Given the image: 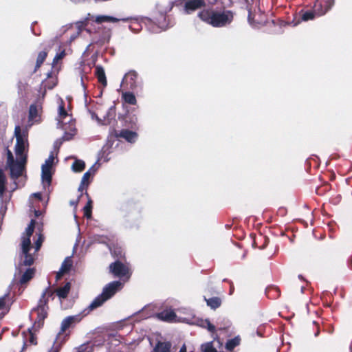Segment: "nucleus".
Wrapping results in <instances>:
<instances>
[{"label":"nucleus","instance_id":"obj_12","mask_svg":"<svg viewBox=\"0 0 352 352\" xmlns=\"http://www.w3.org/2000/svg\"><path fill=\"white\" fill-rule=\"evenodd\" d=\"M41 106L39 104H32L29 108L28 128L41 121Z\"/></svg>","mask_w":352,"mask_h":352},{"label":"nucleus","instance_id":"obj_39","mask_svg":"<svg viewBox=\"0 0 352 352\" xmlns=\"http://www.w3.org/2000/svg\"><path fill=\"white\" fill-rule=\"evenodd\" d=\"M79 34H80V33H78V32L72 34L69 38V42L71 43L73 41H74L79 36Z\"/></svg>","mask_w":352,"mask_h":352},{"label":"nucleus","instance_id":"obj_11","mask_svg":"<svg viewBox=\"0 0 352 352\" xmlns=\"http://www.w3.org/2000/svg\"><path fill=\"white\" fill-rule=\"evenodd\" d=\"M179 320L182 322H186L188 324H197L199 327L207 329L208 331L212 332V333L215 331L214 325L211 324L208 319H205V320L200 319V318L195 319L193 318L188 316V317H184L183 318L179 319Z\"/></svg>","mask_w":352,"mask_h":352},{"label":"nucleus","instance_id":"obj_29","mask_svg":"<svg viewBox=\"0 0 352 352\" xmlns=\"http://www.w3.org/2000/svg\"><path fill=\"white\" fill-rule=\"evenodd\" d=\"M240 339L238 337L228 340L226 344V348L228 350H232L239 344Z\"/></svg>","mask_w":352,"mask_h":352},{"label":"nucleus","instance_id":"obj_23","mask_svg":"<svg viewBox=\"0 0 352 352\" xmlns=\"http://www.w3.org/2000/svg\"><path fill=\"white\" fill-rule=\"evenodd\" d=\"M204 300L207 305L213 309L218 308L221 304V300L219 297H212L208 299L204 297Z\"/></svg>","mask_w":352,"mask_h":352},{"label":"nucleus","instance_id":"obj_3","mask_svg":"<svg viewBox=\"0 0 352 352\" xmlns=\"http://www.w3.org/2000/svg\"><path fill=\"white\" fill-rule=\"evenodd\" d=\"M199 18L213 27L221 28L230 24L234 13L230 10L214 11L205 10L199 13Z\"/></svg>","mask_w":352,"mask_h":352},{"label":"nucleus","instance_id":"obj_42","mask_svg":"<svg viewBox=\"0 0 352 352\" xmlns=\"http://www.w3.org/2000/svg\"><path fill=\"white\" fill-rule=\"evenodd\" d=\"M81 85H82V88H83L84 91H85V89H86V85H85V82H84V81H83V77H82V76L81 77Z\"/></svg>","mask_w":352,"mask_h":352},{"label":"nucleus","instance_id":"obj_33","mask_svg":"<svg viewBox=\"0 0 352 352\" xmlns=\"http://www.w3.org/2000/svg\"><path fill=\"white\" fill-rule=\"evenodd\" d=\"M47 57V52L45 51H41L38 53L37 59H36V68L40 67V66L43 64L45 59Z\"/></svg>","mask_w":352,"mask_h":352},{"label":"nucleus","instance_id":"obj_8","mask_svg":"<svg viewBox=\"0 0 352 352\" xmlns=\"http://www.w3.org/2000/svg\"><path fill=\"white\" fill-rule=\"evenodd\" d=\"M122 84L126 89L133 91L142 90L143 86L142 79L135 71H130L126 73L122 81Z\"/></svg>","mask_w":352,"mask_h":352},{"label":"nucleus","instance_id":"obj_25","mask_svg":"<svg viewBox=\"0 0 352 352\" xmlns=\"http://www.w3.org/2000/svg\"><path fill=\"white\" fill-rule=\"evenodd\" d=\"M72 266V260L71 257L67 256L61 265V267L60 269V274L66 273L69 271Z\"/></svg>","mask_w":352,"mask_h":352},{"label":"nucleus","instance_id":"obj_52","mask_svg":"<svg viewBox=\"0 0 352 352\" xmlns=\"http://www.w3.org/2000/svg\"><path fill=\"white\" fill-rule=\"evenodd\" d=\"M25 348V344L24 343L22 350H24Z\"/></svg>","mask_w":352,"mask_h":352},{"label":"nucleus","instance_id":"obj_30","mask_svg":"<svg viewBox=\"0 0 352 352\" xmlns=\"http://www.w3.org/2000/svg\"><path fill=\"white\" fill-rule=\"evenodd\" d=\"M129 19V20L128 21H131V24L129 25V29L134 32H139L140 30L142 28V26L139 23V22L136 19H133L131 18Z\"/></svg>","mask_w":352,"mask_h":352},{"label":"nucleus","instance_id":"obj_43","mask_svg":"<svg viewBox=\"0 0 352 352\" xmlns=\"http://www.w3.org/2000/svg\"><path fill=\"white\" fill-rule=\"evenodd\" d=\"M179 352H186V345L184 344L181 348Z\"/></svg>","mask_w":352,"mask_h":352},{"label":"nucleus","instance_id":"obj_34","mask_svg":"<svg viewBox=\"0 0 352 352\" xmlns=\"http://www.w3.org/2000/svg\"><path fill=\"white\" fill-rule=\"evenodd\" d=\"M91 208H92V201L89 199L87 204L83 208L84 214L87 218H90L91 216Z\"/></svg>","mask_w":352,"mask_h":352},{"label":"nucleus","instance_id":"obj_48","mask_svg":"<svg viewBox=\"0 0 352 352\" xmlns=\"http://www.w3.org/2000/svg\"><path fill=\"white\" fill-rule=\"evenodd\" d=\"M248 21H249V23H250V24H252L250 13H249V15H248Z\"/></svg>","mask_w":352,"mask_h":352},{"label":"nucleus","instance_id":"obj_21","mask_svg":"<svg viewBox=\"0 0 352 352\" xmlns=\"http://www.w3.org/2000/svg\"><path fill=\"white\" fill-rule=\"evenodd\" d=\"M160 19H163L164 21H166V16L164 15H162L160 16ZM147 26H148V28L150 32H153V33H157L159 32V30H166L168 25L167 24H166L165 21L161 22L159 20V25L157 27H155V26L150 27L149 24H147Z\"/></svg>","mask_w":352,"mask_h":352},{"label":"nucleus","instance_id":"obj_15","mask_svg":"<svg viewBox=\"0 0 352 352\" xmlns=\"http://www.w3.org/2000/svg\"><path fill=\"white\" fill-rule=\"evenodd\" d=\"M205 5L206 0H185L184 10L186 14H190Z\"/></svg>","mask_w":352,"mask_h":352},{"label":"nucleus","instance_id":"obj_20","mask_svg":"<svg viewBox=\"0 0 352 352\" xmlns=\"http://www.w3.org/2000/svg\"><path fill=\"white\" fill-rule=\"evenodd\" d=\"M71 289L70 283H67L63 287L56 290V294L60 299L65 298Z\"/></svg>","mask_w":352,"mask_h":352},{"label":"nucleus","instance_id":"obj_14","mask_svg":"<svg viewBox=\"0 0 352 352\" xmlns=\"http://www.w3.org/2000/svg\"><path fill=\"white\" fill-rule=\"evenodd\" d=\"M115 135L116 138H123L130 143L135 142L138 138V134L135 132L127 129L115 131Z\"/></svg>","mask_w":352,"mask_h":352},{"label":"nucleus","instance_id":"obj_24","mask_svg":"<svg viewBox=\"0 0 352 352\" xmlns=\"http://www.w3.org/2000/svg\"><path fill=\"white\" fill-rule=\"evenodd\" d=\"M34 274V270L33 268L28 269L22 275V276L20 279V283L21 284L26 283L33 277Z\"/></svg>","mask_w":352,"mask_h":352},{"label":"nucleus","instance_id":"obj_7","mask_svg":"<svg viewBox=\"0 0 352 352\" xmlns=\"http://www.w3.org/2000/svg\"><path fill=\"white\" fill-rule=\"evenodd\" d=\"M55 292L56 291H53L50 286L47 287L42 293L37 307L32 310L31 316L36 315V320L38 322L43 321L47 317L48 298H52L54 299Z\"/></svg>","mask_w":352,"mask_h":352},{"label":"nucleus","instance_id":"obj_38","mask_svg":"<svg viewBox=\"0 0 352 352\" xmlns=\"http://www.w3.org/2000/svg\"><path fill=\"white\" fill-rule=\"evenodd\" d=\"M96 172V168L95 167V165H93L87 171V173H89V175H94L95 173Z\"/></svg>","mask_w":352,"mask_h":352},{"label":"nucleus","instance_id":"obj_18","mask_svg":"<svg viewBox=\"0 0 352 352\" xmlns=\"http://www.w3.org/2000/svg\"><path fill=\"white\" fill-rule=\"evenodd\" d=\"M95 75L97 77L98 82L101 83L104 87L107 86V78L104 69L102 66L100 65H95Z\"/></svg>","mask_w":352,"mask_h":352},{"label":"nucleus","instance_id":"obj_26","mask_svg":"<svg viewBox=\"0 0 352 352\" xmlns=\"http://www.w3.org/2000/svg\"><path fill=\"white\" fill-rule=\"evenodd\" d=\"M85 167V164L84 161L80 160H76L72 164V169L74 172H81L84 170Z\"/></svg>","mask_w":352,"mask_h":352},{"label":"nucleus","instance_id":"obj_10","mask_svg":"<svg viewBox=\"0 0 352 352\" xmlns=\"http://www.w3.org/2000/svg\"><path fill=\"white\" fill-rule=\"evenodd\" d=\"M110 272L117 277L122 278L126 277L127 279L130 277V272L128 266L123 264L120 261H116L109 265Z\"/></svg>","mask_w":352,"mask_h":352},{"label":"nucleus","instance_id":"obj_9","mask_svg":"<svg viewBox=\"0 0 352 352\" xmlns=\"http://www.w3.org/2000/svg\"><path fill=\"white\" fill-rule=\"evenodd\" d=\"M54 155L51 153L48 158L41 166V179L44 186H50L52 182V168L54 162Z\"/></svg>","mask_w":352,"mask_h":352},{"label":"nucleus","instance_id":"obj_16","mask_svg":"<svg viewBox=\"0 0 352 352\" xmlns=\"http://www.w3.org/2000/svg\"><path fill=\"white\" fill-rule=\"evenodd\" d=\"M82 320L80 315L69 316L66 317L61 322V331L64 332L72 324L79 322Z\"/></svg>","mask_w":352,"mask_h":352},{"label":"nucleus","instance_id":"obj_13","mask_svg":"<svg viewBox=\"0 0 352 352\" xmlns=\"http://www.w3.org/2000/svg\"><path fill=\"white\" fill-rule=\"evenodd\" d=\"M156 317L158 319L166 322H180L179 319L184 318L178 317L171 309L164 310L163 311L157 314Z\"/></svg>","mask_w":352,"mask_h":352},{"label":"nucleus","instance_id":"obj_2","mask_svg":"<svg viewBox=\"0 0 352 352\" xmlns=\"http://www.w3.org/2000/svg\"><path fill=\"white\" fill-rule=\"evenodd\" d=\"M34 226L35 220L32 219L21 237V263L25 266H30L34 263V254L39 250L44 239V237L41 234H38V239L35 242V245L34 248V253H32L31 251L32 250V247L31 246L30 237L34 232Z\"/></svg>","mask_w":352,"mask_h":352},{"label":"nucleus","instance_id":"obj_6","mask_svg":"<svg viewBox=\"0 0 352 352\" xmlns=\"http://www.w3.org/2000/svg\"><path fill=\"white\" fill-rule=\"evenodd\" d=\"M334 0H316L312 10L307 11L302 14L304 21L312 20L316 16L325 14L333 6Z\"/></svg>","mask_w":352,"mask_h":352},{"label":"nucleus","instance_id":"obj_49","mask_svg":"<svg viewBox=\"0 0 352 352\" xmlns=\"http://www.w3.org/2000/svg\"><path fill=\"white\" fill-rule=\"evenodd\" d=\"M92 118H96V119H97L98 120H99V118H98V116H96L94 113H93V114H92Z\"/></svg>","mask_w":352,"mask_h":352},{"label":"nucleus","instance_id":"obj_1","mask_svg":"<svg viewBox=\"0 0 352 352\" xmlns=\"http://www.w3.org/2000/svg\"><path fill=\"white\" fill-rule=\"evenodd\" d=\"M14 136L16 138V144L14 147L16 159H14L12 152L6 150L7 161L6 168L10 170L11 179L14 181L15 188L23 184H18L16 180L22 176L25 170L27 162V151L28 148V128L21 129L20 126H16L14 128Z\"/></svg>","mask_w":352,"mask_h":352},{"label":"nucleus","instance_id":"obj_41","mask_svg":"<svg viewBox=\"0 0 352 352\" xmlns=\"http://www.w3.org/2000/svg\"><path fill=\"white\" fill-rule=\"evenodd\" d=\"M65 273H61L60 274V270L57 272L56 275V280H58L61 278V276L64 274Z\"/></svg>","mask_w":352,"mask_h":352},{"label":"nucleus","instance_id":"obj_4","mask_svg":"<svg viewBox=\"0 0 352 352\" xmlns=\"http://www.w3.org/2000/svg\"><path fill=\"white\" fill-rule=\"evenodd\" d=\"M57 120L58 127L64 131V134L62 138L63 140L64 141H69L72 140L76 135V132L75 122L66 111L64 102L62 99L60 100Z\"/></svg>","mask_w":352,"mask_h":352},{"label":"nucleus","instance_id":"obj_27","mask_svg":"<svg viewBox=\"0 0 352 352\" xmlns=\"http://www.w3.org/2000/svg\"><path fill=\"white\" fill-rule=\"evenodd\" d=\"M90 14H87V16L82 21H77L75 25L77 28V32L80 34L82 30L87 26V21L89 20L90 17Z\"/></svg>","mask_w":352,"mask_h":352},{"label":"nucleus","instance_id":"obj_19","mask_svg":"<svg viewBox=\"0 0 352 352\" xmlns=\"http://www.w3.org/2000/svg\"><path fill=\"white\" fill-rule=\"evenodd\" d=\"M172 344L170 342L159 341L151 352H170Z\"/></svg>","mask_w":352,"mask_h":352},{"label":"nucleus","instance_id":"obj_47","mask_svg":"<svg viewBox=\"0 0 352 352\" xmlns=\"http://www.w3.org/2000/svg\"><path fill=\"white\" fill-rule=\"evenodd\" d=\"M49 352H58V349L52 348Z\"/></svg>","mask_w":352,"mask_h":352},{"label":"nucleus","instance_id":"obj_45","mask_svg":"<svg viewBox=\"0 0 352 352\" xmlns=\"http://www.w3.org/2000/svg\"><path fill=\"white\" fill-rule=\"evenodd\" d=\"M30 342L33 344H36V343L34 342V338L32 336H31V338L30 339Z\"/></svg>","mask_w":352,"mask_h":352},{"label":"nucleus","instance_id":"obj_50","mask_svg":"<svg viewBox=\"0 0 352 352\" xmlns=\"http://www.w3.org/2000/svg\"><path fill=\"white\" fill-rule=\"evenodd\" d=\"M319 334V330H318L317 331H316L315 333V336H318Z\"/></svg>","mask_w":352,"mask_h":352},{"label":"nucleus","instance_id":"obj_35","mask_svg":"<svg viewBox=\"0 0 352 352\" xmlns=\"http://www.w3.org/2000/svg\"><path fill=\"white\" fill-rule=\"evenodd\" d=\"M9 293L5 294L3 296L0 297V310L5 309L9 303Z\"/></svg>","mask_w":352,"mask_h":352},{"label":"nucleus","instance_id":"obj_51","mask_svg":"<svg viewBox=\"0 0 352 352\" xmlns=\"http://www.w3.org/2000/svg\"><path fill=\"white\" fill-rule=\"evenodd\" d=\"M5 212V210L3 208V207H1L0 209V212Z\"/></svg>","mask_w":352,"mask_h":352},{"label":"nucleus","instance_id":"obj_22","mask_svg":"<svg viewBox=\"0 0 352 352\" xmlns=\"http://www.w3.org/2000/svg\"><path fill=\"white\" fill-rule=\"evenodd\" d=\"M122 98L123 100L129 104H135L137 102L136 98L132 92L125 91L122 94Z\"/></svg>","mask_w":352,"mask_h":352},{"label":"nucleus","instance_id":"obj_53","mask_svg":"<svg viewBox=\"0 0 352 352\" xmlns=\"http://www.w3.org/2000/svg\"><path fill=\"white\" fill-rule=\"evenodd\" d=\"M47 77H48V78H50V73H48V74H47Z\"/></svg>","mask_w":352,"mask_h":352},{"label":"nucleus","instance_id":"obj_40","mask_svg":"<svg viewBox=\"0 0 352 352\" xmlns=\"http://www.w3.org/2000/svg\"><path fill=\"white\" fill-rule=\"evenodd\" d=\"M86 184H82V182H80V186L78 187V190L82 192L84 190L85 188H86Z\"/></svg>","mask_w":352,"mask_h":352},{"label":"nucleus","instance_id":"obj_28","mask_svg":"<svg viewBox=\"0 0 352 352\" xmlns=\"http://www.w3.org/2000/svg\"><path fill=\"white\" fill-rule=\"evenodd\" d=\"M65 56V50L64 49L59 48L56 52L52 62V66L54 67L59 60L63 59Z\"/></svg>","mask_w":352,"mask_h":352},{"label":"nucleus","instance_id":"obj_31","mask_svg":"<svg viewBox=\"0 0 352 352\" xmlns=\"http://www.w3.org/2000/svg\"><path fill=\"white\" fill-rule=\"evenodd\" d=\"M202 352H217V350L213 346L212 342H206L201 345Z\"/></svg>","mask_w":352,"mask_h":352},{"label":"nucleus","instance_id":"obj_46","mask_svg":"<svg viewBox=\"0 0 352 352\" xmlns=\"http://www.w3.org/2000/svg\"><path fill=\"white\" fill-rule=\"evenodd\" d=\"M85 348V346L82 345L79 348L77 349L78 352H80Z\"/></svg>","mask_w":352,"mask_h":352},{"label":"nucleus","instance_id":"obj_37","mask_svg":"<svg viewBox=\"0 0 352 352\" xmlns=\"http://www.w3.org/2000/svg\"><path fill=\"white\" fill-rule=\"evenodd\" d=\"M43 83H44L45 88H47L49 89H53L55 87V85H56V82H54L52 84H50L48 81H46Z\"/></svg>","mask_w":352,"mask_h":352},{"label":"nucleus","instance_id":"obj_32","mask_svg":"<svg viewBox=\"0 0 352 352\" xmlns=\"http://www.w3.org/2000/svg\"><path fill=\"white\" fill-rule=\"evenodd\" d=\"M6 176L1 169H0V196H3L5 191Z\"/></svg>","mask_w":352,"mask_h":352},{"label":"nucleus","instance_id":"obj_44","mask_svg":"<svg viewBox=\"0 0 352 352\" xmlns=\"http://www.w3.org/2000/svg\"><path fill=\"white\" fill-rule=\"evenodd\" d=\"M33 195L38 199H41V195L40 192L34 193Z\"/></svg>","mask_w":352,"mask_h":352},{"label":"nucleus","instance_id":"obj_17","mask_svg":"<svg viewBox=\"0 0 352 352\" xmlns=\"http://www.w3.org/2000/svg\"><path fill=\"white\" fill-rule=\"evenodd\" d=\"M129 20V18L118 19L116 17L107 16V15H99L96 17L95 21L97 23H116L120 21L126 22Z\"/></svg>","mask_w":352,"mask_h":352},{"label":"nucleus","instance_id":"obj_5","mask_svg":"<svg viewBox=\"0 0 352 352\" xmlns=\"http://www.w3.org/2000/svg\"><path fill=\"white\" fill-rule=\"evenodd\" d=\"M122 287V284L120 281L116 280L109 283L104 287L102 292L94 299L87 309L89 311H92L100 307L105 301L111 298Z\"/></svg>","mask_w":352,"mask_h":352},{"label":"nucleus","instance_id":"obj_36","mask_svg":"<svg viewBox=\"0 0 352 352\" xmlns=\"http://www.w3.org/2000/svg\"><path fill=\"white\" fill-rule=\"evenodd\" d=\"M90 177L89 173L85 172L81 179L82 184H86V186H87L89 185V179Z\"/></svg>","mask_w":352,"mask_h":352}]
</instances>
